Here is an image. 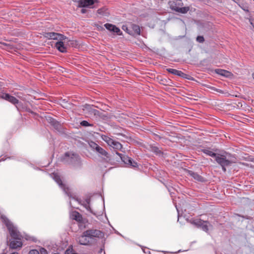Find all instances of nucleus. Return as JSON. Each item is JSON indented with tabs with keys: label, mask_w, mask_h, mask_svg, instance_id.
Wrapping results in <instances>:
<instances>
[{
	"label": "nucleus",
	"mask_w": 254,
	"mask_h": 254,
	"mask_svg": "<svg viewBox=\"0 0 254 254\" xmlns=\"http://www.w3.org/2000/svg\"><path fill=\"white\" fill-rule=\"evenodd\" d=\"M102 233L97 230H87L77 238V242L82 245H90L96 237L101 236Z\"/></svg>",
	"instance_id": "obj_2"
},
{
	"label": "nucleus",
	"mask_w": 254,
	"mask_h": 254,
	"mask_svg": "<svg viewBox=\"0 0 254 254\" xmlns=\"http://www.w3.org/2000/svg\"><path fill=\"white\" fill-rule=\"evenodd\" d=\"M49 121L55 129L59 130L61 128V124L57 122L56 120H54V119L50 118L49 120Z\"/></svg>",
	"instance_id": "obj_18"
},
{
	"label": "nucleus",
	"mask_w": 254,
	"mask_h": 254,
	"mask_svg": "<svg viewBox=\"0 0 254 254\" xmlns=\"http://www.w3.org/2000/svg\"><path fill=\"white\" fill-rule=\"evenodd\" d=\"M73 1L78 3V6L80 7L93 8L91 6L96 2L97 0H72Z\"/></svg>",
	"instance_id": "obj_12"
},
{
	"label": "nucleus",
	"mask_w": 254,
	"mask_h": 254,
	"mask_svg": "<svg viewBox=\"0 0 254 254\" xmlns=\"http://www.w3.org/2000/svg\"><path fill=\"white\" fill-rule=\"evenodd\" d=\"M97 12L98 14H101L103 16H107L108 14V12L107 11V9L105 8H100L97 10Z\"/></svg>",
	"instance_id": "obj_22"
},
{
	"label": "nucleus",
	"mask_w": 254,
	"mask_h": 254,
	"mask_svg": "<svg viewBox=\"0 0 254 254\" xmlns=\"http://www.w3.org/2000/svg\"><path fill=\"white\" fill-rule=\"evenodd\" d=\"M230 154L225 153L223 154L217 153L215 158L216 162L222 167L224 172L226 171V167L230 166L233 162L230 158Z\"/></svg>",
	"instance_id": "obj_3"
},
{
	"label": "nucleus",
	"mask_w": 254,
	"mask_h": 254,
	"mask_svg": "<svg viewBox=\"0 0 254 254\" xmlns=\"http://www.w3.org/2000/svg\"><path fill=\"white\" fill-rule=\"evenodd\" d=\"M0 218L6 226L12 237V240L10 241L9 247L12 249H16L21 247L22 245L21 239L23 238V237L18 231L17 227L14 226L13 223L4 215H1Z\"/></svg>",
	"instance_id": "obj_1"
},
{
	"label": "nucleus",
	"mask_w": 254,
	"mask_h": 254,
	"mask_svg": "<svg viewBox=\"0 0 254 254\" xmlns=\"http://www.w3.org/2000/svg\"><path fill=\"white\" fill-rule=\"evenodd\" d=\"M215 72L220 75L228 77L230 76L231 73L228 71L222 69H216Z\"/></svg>",
	"instance_id": "obj_16"
},
{
	"label": "nucleus",
	"mask_w": 254,
	"mask_h": 254,
	"mask_svg": "<svg viewBox=\"0 0 254 254\" xmlns=\"http://www.w3.org/2000/svg\"><path fill=\"white\" fill-rule=\"evenodd\" d=\"M65 42V43L64 41H59L55 44L56 48L62 53H65L66 52V47L65 44L66 45H71L72 46H73L74 42L73 41H70L67 39V40H66Z\"/></svg>",
	"instance_id": "obj_10"
},
{
	"label": "nucleus",
	"mask_w": 254,
	"mask_h": 254,
	"mask_svg": "<svg viewBox=\"0 0 254 254\" xmlns=\"http://www.w3.org/2000/svg\"><path fill=\"white\" fill-rule=\"evenodd\" d=\"M116 154L119 155L122 160L126 164L129 165L132 167H137L138 166L137 163L134 161L131 158L127 156H123L122 154L116 152Z\"/></svg>",
	"instance_id": "obj_13"
},
{
	"label": "nucleus",
	"mask_w": 254,
	"mask_h": 254,
	"mask_svg": "<svg viewBox=\"0 0 254 254\" xmlns=\"http://www.w3.org/2000/svg\"><path fill=\"white\" fill-rule=\"evenodd\" d=\"M162 252L164 253V254H166V253H168V252H166V251H162Z\"/></svg>",
	"instance_id": "obj_37"
},
{
	"label": "nucleus",
	"mask_w": 254,
	"mask_h": 254,
	"mask_svg": "<svg viewBox=\"0 0 254 254\" xmlns=\"http://www.w3.org/2000/svg\"><path fill=\"white\" fill-rule=\"evenodd\" d=\"M71 217L73 219L78 222H81L82 220L81 215L77 211H74L72 213Z\"/></svg>",
	"instance_id": "obj_19"
},
{
	"label": "nucleus",
	"mask_w": 254,
	"mask_h": 254,
	"mask_svg": "<svg viewBox=\"0 0 254 254\" xmlns=\"http://www.w3.org/2000/svg\"><path fill=\"white\" fill-rule=\"evenodd\" d=\"M44 36L49 39L56 40L58 41H64L65 43L66 42V40H67V38L64 35L55 32L46 33Z\"/></svg>",
	"instance_id": "obj_11"
},
{
	"label": "nucleus",
	"mask_w": 254,
	"mask_h": 254,
	"mask_svg": "<svg viewBox=\"0 0 254 254\" xmlns=\"http://www.w3.org/2000/svg\"><path fill=\"white\" fill-rule=\"evenodd\" d=\"M39 251L40 254H48L47 251L43 248H40Z\"/></svg>",
	"instance_id": "obj_29"
},
{
	"label": "nucleus",
	"mask_w": 254,
	"mask_h": 254,
	"mask_svg": "<svg viewBox=\"0 0 254 254\" xmlns=\"http://www.w3.org/2000/svg\"><path fill=\"white\" fill-rule=\"evenodd\" d=\"M1 254H5L3 253H2ZM10 254H18L17 252H14V253H11Z\"/></svg>",
	"instance_id": "obj_34"
},
{
	"label": "nucleus",
	"mask_w": 254,
	"mask_h": 254,
	"mask_svg": "<svg viewBox=\"0 0 254 254\" xmlns=\"http://www.w3.org/2000/svg\"><path fill=\"white\" fill-rule=\"evenodd\" d=\"M0 98L6 100L14 105H16L18 103V99L7 93H2L0 94Z\"/></svg>",
	"instance_id": "obj_14"
},
{
	"label": "nucleus",
	"mask_w": 254,
	"mask_h": 254,
	"mask_svg": "<svg viewBox=\"0 0 254 254\" xmlns=\"http://www.w3.org/2000/svg\"><path fill=\"white\" fill-rule=\"evenodd\" d=\"M130 28H131L132 29L131 31L133 32V34H136L138 35H140V27L138 25L134 24H131L130 25Z\"/></svg>",
	"instance_id": "obj_17"
},
{
	"label": "nucleus",
	"mask_w": 254,
	"mask_h": 254,
	"mask_svg": "<svg viewBox=\"0 0 254 254\" xmlns=\"http://www.w3.org/2000/svg\"><path fill=\"white\" fill-rule=\"evenodd\" d=\"M196 40L199 43H202L204 41V39L203 36H198L196 38Z\"/></svg>",
	"instance_id": "obj_30"
},
{
	"label": "nucleus",
	"mask_w": 254,
	"mask_h": 254,
	"mask_svg": "<svg viewBox=\"0 0 254 254\" xmlns=\"http://www.w3.org/2000/svg\"><path fill=\"white\" fill-rule=\"evenodd\" d=\"M101 137L109 146L112 147L115 150L118 151L122 149L123 146L119 142L115 141L110 137L104 134L101 135Z\"/></svg>",
	"instance_id": "obj_7"
},
{
	"label": "nucleus",
	"mask_w": 254,
	"mask_h": 254,
	"mask_svg": "<svg viewBox=\"0 0 254 254\" xmlns=\"http://www.w3.org/2000/svg\"><path fill=\"white\" fill-rule=\"evenodd\" d=\"M81 12L82 13H85L86 12V10L85 9L82 8L81 10Z\"/></svg>",
	"instance_id": "obj_33"
},
{
	"label": "nucleus",
	"mask_w": 254,
	"mask_h": 254,
	"mask_svg": "<svg viewBox=\"0 0 254 254\" xmlns=\"http://www.w3.org/2000/svg\"><path fill=\"white\" fill-rule=\"evenodd\" d=\"M176 75H178L180 77H182L183 78H187V74L184 73V72H183L182 71H180V70H178L177 71V73H176Z\"/></svg>",
	"instance_id": "obj_27"
},
{
	"label": "nucleus",
	"mask_w": 254,
	"mask_h": 254,
	"mask_svg": "<svg viewBox=\"0 0 254 254\" xmlns=\"http://www.w3.org/2000/svg\"><path fill=\"white\" fill-rule=\"evenodd\" d=\"M170 8L181 13H186L189 10V7H182L183 3L181 0H173L169 2Z\"/></svg>",
	"instance_id": "obj_5"
},
{
	"label": "nucleus",
	"mask_w": 254,
	"mask_h": 254,
	"mask_svg": "<svg viewBox=\"0 0 254 254\" xmlns=\"http://www.w3.org/2000/svg\"><path fill=\"white\" fill-rule=\"evenodd\" d=\"M89 145L92 150L96 152L99 157L106 161L110 160V156L108 152L96 143L91 141L89 142Z\"/></svg>",
	"instance_id": "obj_4"
},
{
	"label": "nucleus",
	"mask_w": 254,
	"mask_h": 254,
	"mask_svg": "<svg viewBox=\"0 0 254 254\" xmlns=\"http://www.w3.org/2000/svg\"><path fill=\"white\" fill-rule=\"evenodd\" d=\"M80 125L83 127H92L93 124H89L86 121H83L80 123Z\"/></svg>",
	"instance_id": "obj_26"
},
{
	"label": "nucleus",
	"mask_w": 254,
	"mask_h": 254,
	"mask_svg": "<svg viewBox=\"0 0 254 254\" xmlns=\"http://www.w3.org/2000/svg\"><path fill=\"white\" fill-rule=\"evenodd\" d=\"M252 77L254 79V72L252 73Z\"/></svg>",
	"instance_id": "obj_36"
},
{
	"label": "nucleus",
	"mask_w": 254,
	"mask_h": 254,
	"mask_svg": "<svg viewBox=\"0 0 254 254\" xmlns=\"http://www.w3.org/2000/svg\"><path fill=\"white\" fill-rule=\"evenodd\" d=\"M89 202H90V200L89 199H87L86 201V202L85 203H84L83 205H84V207L88 210L89 211V212H90L91 213H93L94 214H95V213H94L92 210H91V207H90L89 206Z\"/></svg>",
	"instance_id": "obj_23"
},
{
	"label": "nucleus",
	"mask_w": 254,
	"mask_h": 254,
	"mask_svg": "<svg viewBox=\"0 0 254 254\" xmlns=\"http://www.w3.org/2000/svg\"><path fill=\"white\" fill-rule=\"evenodd\" d=\"M51 177L55 181L59 186L63 190L64 192L69 197H71V194L69 191L68 188H66L65 186L63 184L60 176L57 174L54 173L50 175Z\"/></svg>",
	"instance_id": "obj_9"
},
{
	"label": "nucleus",
	"mask_w": 254,
	"mask_h": 254,
	"mask_svg": "<svg viewBox=\"0 0 254 254\" xmlns=\"http://www.w3.org/2000/svg\"><path fill=\"white\" fill-rule=\"evenodd\" d=\"M85 109L89 110V112H91V113H93L94 115H96V112H97V111L96 110L92 109L90 105H86L85 106Z\"/></svg>",
	"instance_id": "obj_24"
},
{
	"label": "nucleus",
	"mask_w": 254,
	"mask_h": 254,
	"mask_svg": "<svg viewBox=\"0 0 254 254\" xmlns=\"http://www.w3.org/2000/svg\"><path fill=\"white\" fill-rule=\"evenodd\" d=\"M122 29H123L124 31H126L128 34H130V35H133V32H132V31L131 30H130V29H129V28H128L127 26H126V25H123V26H122Z\"/></svg>",
	"instance_id": "obj_25"
},
{
	"label": "nucleus",
	"mask_w": 254,
	"mask_h": 254,
	"mask_svg": "<svg viewBox=\"0 0 254 254\" xmlns=\"http://www.w3.org/2000/svg\"><path fill=\"white\" fill-rule=\"evenodd\" d=\"M104 26L107 30L116 33L118 35H122L123 34L120 28L115 25L110 23H106L104 24Z\"/></svg>",
	"instance_id": "obj_15"
},
{
	"label": "nucleus",
	"mask_w": 254,
	"mask_h": 254,
	"mask_svg": "<svg viewBox=\"0 0 254 254\" xmlns=\"http://www.w3.org/2000/svg\"><path fill=\"white\" fill-rule=\"evenodd\" d=\"M64 160L67 163L72 164L80 163L79 156L77 154L70 152L65 153Z\"/></svg>",
	"instance_id": "obj_8"
},
{
	"label": "nucleus",
	"mask_w": 254,
	"mask_h": 254,
	"mask_svg": "<svg viewBox=\"0 0 254 254\" xmlns=\"http://www.w3.org/2000/svg\"><path fill=\"white\" fill-rule=\"evenodd\" d=\"M167 71L169 73H171L173 74L176 75L177 73V70L174 68H167Z\"/></svg>",
	"instance_id": "obj_28"
},
{
	"label": "nucleus",
	"mask_w": 254,
	"mask_h": 254,
	"mask_svg": "<svg viewBox=\"0 0 254 254\" xmlns=\"http://www.w3.org/2000/svg\"><path fill=\"white\" fill-rule=\"evenodd\" d=\"M172 192H171V193H170V194H171V197H173V195H172Z\"/></svg>",
	"instance_id": "obj_38"
},
{
	"label": "nucleus",
	"mask_w": 254,
	"mask_h": 254,
	"mask_svg": "<svg viewBox=\"0 0 254 254\" xmlns=\"http://www.w3.org/2000/svg\"><path fill=\"white\" fill-rule=\"evenodd\" d=\"M190 222L206 233L208 232L209 227H212V225L208 221H204L200 219H191Z\"/></svg>",
	"instance_id": "obj_6"
},
{
	"label": "nucleus",
	"mask_w": 254,
	"mask_h": 254,
	"mask_svg": "<svg viewBox=\"0 0 254 254\" xmlns=\"http://www.w3.org/2000/svg\"><path fill=\"white\" fill-rule=\"evenodd\" d=\"M189 174L190 176H191L193 178L198 181H202L203 178L201 176L198 175L197 173L193 172L192 171H190L189 172Z\"/></svg>",
	"instance_id": "obj_20"
},
{
	"label": "nucleus",
	"mask_w": 254,
	"mask_h": 254,
	"mask_svg": "<svg viewBox=\"0 0 254 254\" xmlns=\"http://www.w3.org/2000/svg\"><path fill=\"white\" fill-rule=\"evenodd\" d=\"M202 151L206 155L211 156V157H214V158H215V157L216 156V155L217 154V153H215L213 152V151H212L211 150H210L209 149H202Z\"/></svg>",
	"instance_id": "obj_21"
},
{
	"label": "nucleus",
	"mask_w": 254,
	"mask_h": 254,
	"mask_svg": "<svg viewBox=\"0 0 254 254\" xmlns=\"http://www.w3.org/2000/svg\"><path fill=\"white\" fill-rule=\"evenodd\" d=\"M173 199V202L175 205V207L178 211V212H179V210H178V205H177L176 203L175 202V200H174V198H172Z\"/></svg>",
	"instance_id": "obj_32"
},
{
	"label": "nucleus",
	"mask_w": 254,
	"mask_h": 254,
	"mask_svg": "<svg viewBox=\"0 0 254 254\" xmlns=\"http://www.w3.org/2000/svg\"><path fill=\"white\" fill-rule=\"evenodd\" d=\"M28 254H40V252L39 250H32L29 251Z\"/></svg>",
	"instance_id": "obj_31"
},
{
	"label": "nucleus",
	"mask_w": 254,
	"mask_h": 254,
	"mask_svg": "<svg viewBox=\"0 0 254 254\" xmlns=\"http://www.w3.org/2000/svg\"><path fill=\"white\" fill-rule=\"evenodd\" d=\"M233 0L236 2H238L240 0Z\"/></svg>",
	"instance_id": "obj_35"
}]
</instances>
